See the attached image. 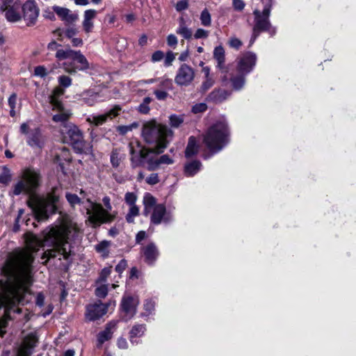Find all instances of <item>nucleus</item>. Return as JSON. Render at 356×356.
<instances>
[{
	"label": "nucleus",
	"mask_w": 356,
	"mask_h": 356,
	"mask_svg": "<svg viewBox=\"0 0 356 356\" xmlns=\"http://www.w3.org/2000/svg\"><path fill=\"white\" fill-rule=\"evenodd\" d=\"M58 81L59 83L58 88H62L64 90V88H68L72 85V79L66 75H62L58 76Z\"/></svg>",
	"instance_id": "44"
},
{
	"label": "nucleus",
	"mask_w": 356,
	"mask_h": 356,
	"mask_svg": "<svg viewBox=\"0 0 356 356\" xmlns=\"http://www.w3.org/2000/svg\"><path fill=\"white\" fill-rule=\"evenodd\" d=\"M195 76L194 69L188 65L184 63L180 65L177 71L175 82L179 86L186 87L193 83Z\"/></svg>",
	"instance_id": "12"
},
{
	"label": "nucleus",
	"mask_w": 356,
	"mask_h": 356,
	"mask_svg": "<svg viewBox=\"0 0 356 356\" xmlns=\"http://www.w3.org/2000/svg\"><path fill=\"white\" fill-rule=\"evenodd\" d=\"M72 60L76 62L78 65L74 66L71 63L65 62L63 63V68L65 71L68 73H76L77 70L85 71L88 70L90 67L87 58L81 53L80 51H74Z\"/></svg>",
	"instance_id": "18"
},
{
	"label": "nucleus",
	"mask_w": 356,
	"mask_h": 356,
	"mask_svg": "<svg viewBox=\"0 0 356 356\" xmlns=\"http://www.w3.org/2000/svg\"><path fill=\"white\" fill-rule=\"evenodd\" d=\"M97 97V94H92L90 97H84L83 102L88 104V106H93L96 102V99Z\"/></svg>",
	"instance_id": "60"
},
{
	"label": "nucleus",
	"mask_w": 356,
	"mask_h": 356,
	"mask_svg": "<svg viewBox=\"0 0 356 356\" xmlns=\"http://www.w3.org/2000/svg\"><path fill=\"white\" fill-rule=\"evenodd\" d=\"M118 346L122 349H126L128 347L127 341L125 339L121 337L118 340Z\"/></svg>",
	"instance_id": "64"
},
{
	"label": "nucleus",
	"mask_w": 356,
	"mask_h": 356,
	"mask_svg": "<svg viewBox=\"0 0 356 356\" xmlns=\"http://www.w3.org/2000/svg\"><path fill=\"white\" fill-rule=\"evenodd\" d=\"M44 302V296L42 293H39L36 296L35 304L39 307H42Z\"/></svg>",
	"instance_id": "63"
},
{
	"label": "nucleus",
	"mask_w": 356,
	"mask_h": 356,
	"mask_svg": "<svg viewBox=\"0 0 356 356\" xmlns=\"http://www.w3.org/2000/svg\"><path fill=\"white\" fill-rule=\"evenodd\" d=\"M65 90L63 89L55 88L49 97V102L52 109L58 112V113L53 115L52 120L55 122H61L63 127L65 124L70 123L68 120L72 115L70 111L64 108L63 104L60 99V97L63 96Z\"/></svg>",
	"instance_id": "8"
},
{
	"label": "nucleus",
	"mask_w": 356,
	"mask_h": 356,
	"mask_svg": "<svg viewBox=\"0 0 356 356\" xmlns=\"http://www.w3.org/2000/svg\"><path fill=\"white\" fill-rule=\"evenodd\" d=\"M97 11L94 9L86 10L83 14V20L82 22L83 30L86 34L92 32L95 25L94 19L96 18Z\"/></svg>",
	"instance_id": "21"
},
{
	"label": "nucleus",
	"mask_w": 356,
	"mask_h": 356,
	"mask_svg": "<svg viewBox=\"0 0 356 356\" xmlns=\"http://www.w3.org/2000/svg\"><path fill=\"white\" fill-rule=\"evenodd\" d=\"M229 131L225 121L212 124L204 135V143L212 154L220 151L229 143Z\"/></svg>",
	"instance_id": "6"
},
{
	"label": "nucleus",
	"mask_w": 356,
	"mask_h": 356,
	"mask_svg": "<svg viewBox=\"0 0 356 356\" xmlns=\"http://www.w3.org/2000/svg\"><path fill=\"white\" fill-rule=\"evenodd\" d=\"M177 37L173 34H170L167 37V44L170 47H175L177 44Z\"/></svg>",
	"instance_id": "59"
},
{
	"label": "nucleus",
	"mask_w": 356,
	"mask_h": 356,
	"mask_svg": "<svg viewBox=\"0 0 356 356\" xmlns=\"http://www.w3.org/2000/svg\"><path fill=\"white\" fill-rule=\"evenodd\" d=\"M52 8L62 20L66 21L67 22H72L77 19L76 15L70 14V10L68 8L60 7L58 6H54Z\"/></svg>",
	"instance_id": "27"
},
{
	"label": "nucleus",
	"mask_w": 356,
	"mask_h": 356,
	"mask_svg": "<svg viewBox=\"0 0 356 356\" xmlns=\"http://www.w3.org/2000/svg\"><path fill=\"white\" fill-rule=\"evenodd\" d=\"M137 199L136 194L133 192H127L124 195V202L129 207L136 206Z\"/></svg>",
	"instance_id": "45"
},
{
	"label": "nucleus",
	"mask_w": 356,
	"mask_h": 356,
	"mask_svg": "<svg viewBox=\"0 0 356 356\" xmlns=\"http://www.w3.org/2000/svg\"><path fill=\"white\" fill-rule=\"evenodd\" d=\"M213 58L217 61V67L222 70V72H226L227 70L225 66V50L221 45L215 47L213 50Z\"/></svg>",
	"instance_id": "26"
},
{
	"label": "nucleus",
	"mask_w": 356,
	"mask_h": 356,
	"mask_svg": "<svg viewBox=\"0 0 356 356\" xmlns=\"http://www.w3.org/2000/svg\"><path fill=\"white\" fill-rule=\"evenodd\" d=\"M164 58V54L161 51H156L152 56V61L155 63L161 60Z\"/></svg>",
	"instance_id": "58"
},
{
	"label": "nucleus",
	"mask_w": 356,
	"mask_h": 356,
	"mask_svg": "<svg viewBox=\"0 0 356 356\" xmlns=\"http://www.w3.org/2000/svg\"><path fill=\"white\" fill-rule=\"evenodd\" d=\"M172 136V131L166 125L152 120L143 124L142 136L144 140L153 145L157 154L162 153L168 144V137Z\"/></svg>",
	"instance_id": "4"
},
{
	"label": "nucleus",
	"mask_w": 356,
	"mask_h": 356,
	"mask_svg": "<svg viewBox=\"0 0 356 356\" xmlns=\"http://www.w3.org/2000/svg\"><path fill=\"white\" fill-rule=\"evenodd\" d=\"M47 70L42 65H39L35 67L34 75L40 77H44L47 75Z\"/></svg>",
	"instance_id": "49"
},
{
	"label": "nucleus",
	"mask_w": 356,
	"mask_h": 356,
	"mask_svg": "<svg viewBox=\"0 0 356 356\" xmlns=\"http://www.w3.org/2000/svg\"><path fill=\"white\" fill-rule=\"evenodd\" d=\"M65 197L69 202V204L72 207H74L77 204H82L83 209H85L84 206L86 205V202H81V199L78 197L76 194H72L70 193H67L65 195Z\"/></svg>",
	"instance_id": "37"
},
{
	"label": "nucleus",
	"mask_w": 356,
	"mask_h": 356,
	"mask_svg": "<svg viewBox=\"0 0 356 356\" xmlns=\"http://www.w3.org/2000/svg\"><path fill=\"white\" fill-rule=\"evenodd\" d=\"M158 100H165L168 97V91L160 89H155L153 92Z\"/></svg>",
	"instance_id": "47"
},
{
	"label": "nucleus",
	"mask_w": 356,
	"mask_h": 356,
	"mask_svg": "<svg viewBox=\"0 0 356 356\" xmlns=\"http://www.w3.org/2000/svg\"><path fill=\"white\" fill-rule=\"evenodd\" d=\"M207 109V105L205 103H198L192 107V112L195 114L203 113Z\"/></svg>",
	"instance_id": "48"
},
{
	"label": "nucleus",
	"mask_w": 356,
	"mask_h": 356,
	"mask_svg": "<svg viewBox=\"0 0 356 356\" xmlns=\"http://www.w3.org/2000/svg\"><path fill=\"white\" fill-rule=\"evenodd\" d=\"M124 159V155L120 153V149H113L110 155V161L114 168L120 166L121 161Z\"/></svg>",
	"instance_id": "31"
},
{
	"label": "nucleus",
	"mask_w": 356,
	"mask_h": 356,
	"mask_svg": "<svg viewBox=\"0 0 356 356\" xmlns=\"http://www.w3.org/2000/svg\"><path fill=\"white\" fill-rule=\"evenodd\" d=\"M122 107L119 105H115L112 108L100 115L92 114L86 118V122L96 127L101 126L108 120H112L119 115Z\"/></svg>",
	"instance_id": "13"
},
{
	"label": "nucleus",
	"mask_w": 356,
	"mask_h": 356,
	"mask_svg": "<svg viewBox=\"0 0 356 356\" xmlns=\"http://www.w3.org/2000/svg\"><path fill=\"white\" fill-rule=\"evenodd\" d=\"M146 330L145 325L143 324L141 325H135L131 328L129 332V338L131 343H138V341L136 340V338L141 337Z\"/></svg>",
	"instance_id": "29"
},
{
	"label": "nucleus",
	"mask_w": 356,
	"mask_h": 356,
	"mask_svg": "<svg viewBox=\"0 0 356 356\" xmlns=\"http://www.w3.org/2000/svg\"><path fill=\"white\" fill-rule=\"evenodd\" d=\"M209 36V31L203 29H197L194 34L195 39L207 38Z\"/></svg>",
	"instance_id": "54"
},
{
	"label": "nucleus",
	"mask_w": 356,
	"mask_h": 356,
	"mask_svg": "<svg viewBox=\"0 0 356 356\" xmlns=\"http://www.w3.org/2000/svg\"><path fill=\"white\" fill-rule=\"evenodd\" d=\"M111 273V267L104 268L101 270L98 278L95 281V284H99L101 283L106 284L107 277L110 275Z\"/></svg>",
	"instance_id": "41"
},
{
	"label": "nucleus",
	"mask_w": 356,
	"mask_h": 356,
	"mask_svg": "<svg viewBox=\"0 0 356 356\" xmlns=\"http://www.w3.org/2000/svg\"><path fill=\"white\" fill-rule=\"evenodd\" d=\"M139 303L137 297H124L121 302V308L124 315L122 319L125 321L130 320L136 312V307Z\"/></svg>",
	"instance_id": "19"
},
{
	"label": "nucleus",
	"mask_w": 356,
	"mask_h": 356,
	"mask_svg": "<svg viewBox=\"0 0 356 356\" xmlns=\"http://www.w3.org/2000/svg\"><path fill=\"white\" fill-rule=\"evenodd\" d=\"M150 218L151 222L154 225H159L162 221L168 222L170 218L166 213L165 207L159 204L152 210Z\"/></svg>",
	"instance_id": "20"
},
{
	"label": "nucleus",
	"mask_w": 356,
	"mask_h": 356,
	"mask_svg": "<svg viewBox=\"0 0 356 356\" xmlns=\"http://www.w3.org/2000/svg\"><path fill=\"white\" fill-rule=\"evenodd\" d=\"M153 101L150 97H146L143 102L138 106L137 111L141 114H148L150 111L149 104Z\"/></svg>",
	"instance_id": "34"
},
{
	"label": "nucleus",
	"mask_w": 356,
	"mask_h": 356,
	"mask_svg": "<svg viewBox=\"0 0 356 356\" xmlns=\"http://www.w3.org/2000/svg\"><path fill=\"white\" fill-rule=\"evenodd\" d=\"M111 243L107 241H103L95 245V250L99 253L102 257L106 258L109 254V246Z\"/></svg>",
	"instance_id": "33"
},
{
	"label": "nucleus",
	"mask_w": 356,
	"mask_h": 356,
	"mask_svg": "<svg viewBox=\"0 0 356 356\" xmlns=\"http://www.w3.org/2000/svg\"><path fill=\"white\" fill-rule=\"evenodd\" d=\"M19 131L25 135L28 145L32 148L42 149L45 143V138L39 127L31 128L29 122L20 125Z\"/></svg>",
	"instance_id": "10"
},
{
	"label": "nucleus",
	"mask_w": 356,
	"mask_h": 356,
	"mask_svg": "<svg viewBox=\"0 0 356 356\" xmlns=\"http://www.w3.org/2000/svg\"><path fill=\"white\" fill-rule=\"evenodd\" d=\"M77 33V29L74 27H69L64 31L65 35L70 39L74 38Z\"/></svg>",
	"instance_id": "55"
},
{
	"label": "nucleus",
	"mask_w": 356,
	"mask_h": 356,
	"mask_svg": "<svg viewBox=\"0 0 356 356\" xmlns=\"http://www.w3.org/2000/svg\"><path fill=\"white\" fill-rule=\"evenodd\" d=\"M118 321H111L106 324L105 329L100 332L97 335V341L101 346L105 341L111 339L113 330L116 329Z\"/></svg>",
	"instance_id": "23"
},
{
	"label": "nucleus",
	"mask_w": 356,
	"mask_h": 356,
	"mask_svg": "<svg viewBox=\"0 0 356 356\" xmlns=\"http://www.w3.org/2000/svg\"><path fill=\"white\" fill-rule=\"evenodd\" d=\"M231 92L223 89H214L207 97V101L213 103H220L225 100Z\"/></svg>",
	"instance_id": "24"
},
{
	"label": "nucleus",
	"mask_w": 356,
	"mask_h": 356,
	"mask_svg": "<svg viewBox=\"0 0 356 356\" xmlns=\"http://www.w3.org/2000/svg\"><path fill=\"white\" fill-rule=\"evenodd\" d=\"M140 213L139 207L136 206L129 207V211L125 216V219L128 223L134 222L135 218L138 216Z\"/></svg>",
	"instance_id": "36"
},
{
	"label": "nucleus",
	"mask_w": 356,
	"mask_h": 356,
	"mask_svg": "<svg viewBox=\"0 0 356 356\" xmlns=\"http://www.w3.org/2000/svg\"><path fill=\"white\" fill-rule=\"evenodd\" d=\"M79 236V229L72 225L50 228L44 233L43 241L31 232L24 234L26 248L11 252L2 267L7 281L0 290V308H4L6 319L14 318L15 314L22 312L18 305L30 301L33 253L42 246L51 247L44 252L42 259H45L47 261L58 257L59 260L69 261L72 252L71 241Z\"/></svg>",
	"instance_id": "1"
},
{
	"label": "nucleus",
	"mask_w": 356,
	"mask_h": 356,
	"mask_svg": "<svg viewBox=\"0 0 356 356\" xmlns=\"http://www.w3.org/2000/svg\"><path fill=\"white\" fill-rule=\"evenodd\" d=\"M158 88L160 90H164L169 91L172 88V81L171 79L168 78H158L156 82Z\"/></svg>",
	"instance_id": "38"
},
{
	"label": "nucleus",
	"mask_w": 356,
	"mask_h": 356,
	"mask_svg": "<svg viewBox=\"0 0 356 356\" xmlns=\"http://www.w3.org/2000/svg\"><path fill=\"white\" fill-rule=\"evenodd\" d=\"M271 12V6H266L262 11L256 9L253 11L254 17V25L252 29L259 32H268L271 36L276 33V28L271 25L270 22V15Z\"/></svg>",
	"instance_id": "9"
},
{
	"label": "nucleus",
	"mask_w": 356,
	"mask_h": 356,
	"mask_svg": "<svg viewBox=\"0 0 356 356\" xmlns=\"http://www.w3.org/2000/svg\"><path fill=\"white\" fill-rule=\"evenodd\" d=\"M0 9L4 13V16L9 22L15 23L22 18V6L18 1L6 0L0 3Z\"/></svg>",
	"instance_id": "11"
},
{
	"label": "nucleus",
	"mask_w": 356,
	"mask_h": 356,
	"mask_svg": "<svg viewBox=\"0 0 356 356\" xmlns=\"http://www.w3.org/2000/svg\"><path fill=\"white\" fill-rule=\"evenodd\" d=\"M146 182L149 185H155L159 182V175L152 173L146 178Z\"/></svg>",
	"instance_id": "53"
},
{
	"label": "nucleus",
	"mask_w": 356,
	"mask_h": 356,
	"mask_svg": "<svg viewBox=\"0 0 356 356\" xmlns=\"http://www.w3.org/2000/svg\"><path fill=\"white\" fill-rule=\"evenodd\" d=\"M17 104V95L15 94H13L8 98V105L10 108H13L16 107Z\"/></svg>",
	"instance_id": "62"
},
{
	"label": "nucleus",
	"mask_w": 356,
	"mask_h": 356,
	"mask_svg": "<svg viewBox=\"0 0 356 356\" xmlns=\"http://www.w3.org/2000/svg\"><path fill=\"white\" fill-rule=\"evenodd\" d=\"M102 202L106 209H104L102 204L93 202L89 199L86 200L84 206L87 220L93 227L111 222L115 218V213L109 212L112 209L110 197L108 196L104 197Z\"/></svg>",
	"instance_id": "5"
},
{
	"label": "nucleus",
	"mask_w": 356,
	"mask_h": 356,
	"mask_svg": "<svg viewBox=\"0 0 356 356\" xmlns=\"http://www.w3.org/2000/svg\"><path fill=\"white\" fill-rule=\"evenodd\" d=\"M154 305H155V303L153 300H146V302L144 305V308L146 311L150 312L154 309Z\"/></svg>",
	"instance_id": "61"
},
{
	"label": "nucleus",
	"mask_w": 356,
	"mask_h": 356,
	"mask_svg": "<svg viewBox=\"0 0 356 356\" xmlns=\"http://www.w3.org/2000/svg\"><path fill=\"white\" fill-rule=\"evenodd\" d=\"M38 342V337L35 332H30L22 339L18 347L17 356H31Z\"/></svg>",
	"instance_id": "14"
},
{
	"label": "nucleus",
	"mask_w": 356,
	"mask_h": 356,
	"mask_svg": "<svg viewBox=\"0 0 356 356\" xmlns=\"http://www.w3.org/2000/svg\"><path fill=\"white\" fill-rule=\"evenodd\" d=\"M95 294L99 298H104L108 294V285L103 283L96 284Z\"/></svg>",
	"instance_id": "40"
},
{
	"label": "nucleus",
	"mask_w": 356,
	"mask_h": 356,
	"mask_svg": "<svg viewBox=\"0 0 356 356\" xmlns=\"http://www.w3.org/2000/svg\"><path fill=\"white\" fill-rule=\"evenodd\" d=\"M197 152V145H196L195 138L191 136L185 151V156L187 158L191 157Z\"/></svg>",
	"instance_id": "32"
},
{
	"label": "nucleus",
	"mask_w": 356,
	"mask_h": 356,
	"mask_svg": "<svg viewBox=\"0 0 356 356\" xmlns=\"http://www.w3.org/2000/svg\"><path fill=\"white\" fill-rule=\"evenodd\" d=\"M201 24L204 26H210L211 24V16L208 9L204 8L200 17Z\"/></svg>",
	"instance_id": "42"
},
{
	"label": "nucleus",
	"mask_w": 356,
	"mask_h": 356,
	"mask_svg": "<svg viewBox=\"0 0 356 356\" xmlns=\"http://www.w3.org/2000/svg\"><path fill=\"white\" fill-rule=\"evenodd\" d=\"M144 209L143 213L145 216H148L152 210L154 209L156 204V200L150 193H146L143 197Z\"/></svg>",
	"instance_id": "28"
},
{
	"label": "nucleus",
	"mask_w": 356,
	"mask_h": 356,
	"mask_svg": "<svg viewBox=\"0 0 356 356\" xmlns=\"http://www.w3.org/2000/svg\"><path fill=\"white\" fill-rule=\"evenodd\" d=\"M232 6L234 10L241 12L245 8V3L243 0H232Z\"/></svg>",
	"instance_id": "50"
},
{
	"label": "nucleus",
	"mask_w": 356,
	"mask_h": 356,
	"mask_svg": "<svg viewBox=\"0 0 356 356\" xmlns=\"http://www.w3.org/2000/svg\"><path fill=\"white\" fill-rule=\"evenodd\" d=\"M188 0H180L175 5V9L177 12H181L186 10L188 8Z\"/></svg>",
	"instance_id": "51"
},
{
	"label": "nucleus",
	"mask_w": 356,
	"mask_h": 356,
	"mask_svg": "<svg viewBox=\"0 0 356 356\" xmlns=\"http://www.w3.org/2000/svg\"><path fill=\"white\" fill-rule=\"evenodd\" d=\"M74 51V50L70 48H67L66 49H59L57 50L55 56L59 60L68 58L72 59Z\"/></svg>",
	"instance_id": "35"
},
{
	"label": "nucleus",
	"mask_w": 356,
	"mask_h": 356,
	"mask_svg": "<svg viewBox=\"0 0 356 356\" xmlns=\"http://www.w3.org/2000/svg\"><path fill=\"white\" fill-rule=\"evenodd\" d=\"M40 175L39 172L26 169L23 171L21 179L13 186V194L29 195L28 206L33 211L38 221L47 220L56 211V203L58 196L54 191L48 193L46 196H40L35 194V191L40 186Z\"/></svg>",
	"instance_id": "2"
},
{
	"label": "nucleus",
	"mask_w": 356,
	"mask_h": 356,
	"mask_svg": "<svg viewBox=\"0 0 356 356\" xmlns=\"http://www.w3.org/2000/svg\"><path fill=\"white\" fill-rule=\"evenodd\" d=\"M245 76L240 74L238 76L231 78V82L234 90H241L245 84Z\"/></svg>",
	"instance_id": "39"
},
{
	"label": "nucleus",
	"mask_w": 356,
	"mask_h": 356,
	"mask_svg": "<svg viewBox=\"0 0 356 356\" xmlns=\"http://www.w3.org/2000/svg\"><path fill=\"white\" fill-rule=\"evenodd\" d=\"M111 302L103 304L100 300L89 304L86 307V318L90 321L99 319L108 312Z\"/></svg>",
	"instance_id": "17"
},
{
	"label": "nucleus",
	"mask_w": 356,
	"mask_h": 356,
	"mask_svg": "<svg viewBox=\"0 0 356 356\" xmlns=\"http://www.w3.org/2000/svg\"><path fill=\"white\" fill-rule=\"evenodd\" d=\"M175 60V55L172 51H168L164 60V65L166 67H168L172 65V61Z\"/></svg>",
	"instance_id": "56"
},
{
	"label": "nucleus",
	"mask_w": 356,
	"mask_h": 356,
	"mask_svg": "<svg viewBox=\"0 0 356 356\" xmlns=\"http://www.w3.org/2000/svg\"><path fill=\"white\" fill-rule=\"evenodd\" d=\"M214 84V81L212 78H207L202 82L200 88V92L202 94L205 93L208 90H209Z\"/></svg>",
	"instance_id": "46"
},
{
	"label": "nucleus",
	"mask_w": 356,
	"mask_h": 356,
	"mask_svg": "<svg viewBox=\"0 0 356 356\" xmlns=\"http://www.w3.org/2000/svg\"><path fill=\"white\" fill-rule=\"evenodd\" d=\"M202 163L200 161H193L185 165L184 172L187 176L195 175L201 168Z\"/></svg>",
	"instance_id": "30"
},
{
	"label": "nucleus",
	"mask_w": 356,
	"mask_h": 356,
	"mask_svg": "<svg viewBox=\"0 0 356 356\" xmlns=\"http://www.w3.org/2000/svg\"><path fill=\"white\" fill-rule=\"evenodd\" d=\"M129 149L131 165L133 168L144 166L146 164L149 171H154L159 169L162 165H170L174 163V160L168 154L158 157L154 155V153L157 154L154 149L144 148L138 141L130 142Z\"/></svg>",
	"instance_id": "3"
},
{
	"label": "nucleus",
	"mask_w": 356,
	"mask_h": 356,
	"mask_svg": "<svg viewBox=\"0 0 356 356\" xmlns=\"http://www.w3.org/2000/svg\"><path fill=\"white\" fill-rule=\"evenodd\" d=\"M63 140L70 144L75 152L90 154L92 152V145L84 140L83 131L74 124L67 123L61 129Z\"/></svg>",
	"instance_id": "7"
},
{
	"label": "nucleus",
	"mask_w": 356,
	"mask_h": 356,
	"mask_svg": "<svg viewBox=\"0 0 356 356\" xmlns=\"http://www.w3.org/2000/svg\"><path fill=\"white\" fill-rule=\"evenodd\" d=\"M257 59V55L252 51H247L242 54L238 58V72L243 75H247L254 69Z\"/></svg>",
	"instance_id": "15"
},
{
	"label": "nucleus",
	"mask_w": 356,
	"mask_h": 356,
	"mask_svg": "<svg viewBox=\"0 0 356 356\" xmlns=\"http://www.w3.org/2000/svg\"><path fill=\"white\" fill-rule=\"evenodd\" d=\"M145 261L149 265H152L159 256V250L154 243H149L142 249Z\"/></svg>",
	"instance_id": "22"
},
{
	"label": "nucleus",
	"mask_w": 356,
	"mask_h": 356,
	"mask_svg": "<svg viewBox=\"0 0 356 356\" xmlns=\"http://www.w3.org/2000/svg\"><path fill=\"white\" fill-rule=\"evenodd\" d=\"M178 23L179 25L176 29V33L186 40L191 39L193 32L192 30L188 27L186 19L183 17H181L178 19Z\"/></svg>",
	"instance_id": "25"
},
{
	"label": "nucleus",
	"mask_w": 356,
	"mask_h": 356,
	"mask_svg": "<svg viewBox=\"0 0 356 356\" xmlns=\"http://www.w3.org/2000/svg\"><path fill=\"white\" fill-rule=\"evenodd\" d=\"M242 42L237 38L232 37L229 40V45L230 47L239 49L242 46Z\"/></svg>",
	"instance_id": "52"
},
{
	"label": "nucleus",
	"mask_w": 356,
	"mask_h": 356,
	"mask_svg": "<svg viewBox=\"0 0 356 356\" xmlns=\"http://www.w3.org/2000/svg\"><path fill=\"white\" fill-rule=\"evenodd\" d=\"M127 261L125 259H122L115 266V271L121 274L127 268Z\"/></svg>",
	"instance_id": "57"
},
{
	"label": "nucleus",
	"mask_w": 356,
	"mask_h": 356,
	"mask_svg": "<svg viewBox=\"0 0 356 356\" xmlns=\"http://www.w3.org/2000/svg\"><path fill=\"white\" fill-rule=\"evenodd\" d=\"M22 12L23 13L22 17L28 26L35 24L40 10L34 0H27L22 5Z\"/></svg>",
	"instance_id": "16"
},
{
	"label": "nucleus",
	"mask_w": 356,
	"mask_h": 356,
	"mask_svg": "<svg viewBox=\"0 0 356 356\" xmlns=\"http://www.w3.org/2000/svg\"><path fill=\"white\" fill-rule=\"evenodd\" d=\"M170 124L173 128H178L184 120V117L183 115H171L169 117Z\"/></svg>",
	"instance_id": "43"
}]
</instances>
